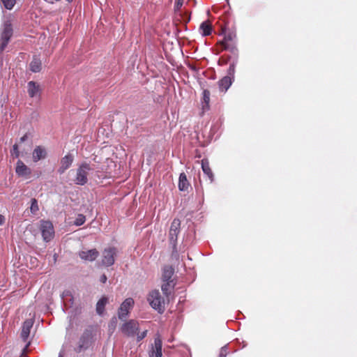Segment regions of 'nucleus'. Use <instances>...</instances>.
I'll return each instance as SVG.
<instances>
[{"mask_svg":"<svg viewBox=\"0 0 357 357\" xmlns=\"http://www.w3.org/2000/svg\"><path fill=\"white\" fill-rule=\"evenodd\" d=\"M30 70L33 73H38L41 70V61L34 57L29 64Z\"/></svg>","mask_w":357,"mask_h":357,"instance_id":"nucleus-22","label":"nucleus"},{"mask_svg":"<svg viewBox=\"0 0 357 357\" xmlns=\"http://www.w3.org/2000/svg\"><path fill=\"white\" fill-rule=\"evenodd\" d=\"M66 1H68V2H70V1H72L73 0H66Z\"/></svg>","mask_w":357,"mask_h":357,"instance_id":"nucleus-40","label":"nucleus"},{"mask_svg":"<svg viewBox=\"0 0 357 357\" xmlns=\"http://www.w3.org/2000/svg\"><path fill=\"white\" fill-rule=\"evenodd\" d=\"M236 38V34L234 33H229L226 34L224 37L223 40L220 43L222 47L224 50H229L230 52L234 53L237 50L234 44H231L230 42H232Z\"/></svg>","mask_w":357,"mask_h":357,"instance_id":"nucleus-9","label":"nucleus"},{"mask_svg":"<svg viewBox=\"0 0 357 357\" xmlns=\"http://www.w3.org/2000/svg\"><path fill=\"white\" fill-rule=\"evenodd\" d=\"M203 36H209L211 33V26L208 22H203L199 27Z\"/></svg>","mask_w":357,"mask_h":357,"instance_id":"nucleus-24","label":"nucleus"},{"mask_svg":"<svg viewBox=\"0 0 357 357\" xmlns=\"http://www.w3.org/2000/svg\"><path fill=\"white\" fill-rule=\"evenodd\" d=\"M227 355V347L224 346L220 349L218 357H226Z\"/></svg>","mask_w":357,"mask_h":357,"instance_id":"nucleus-30","label":"nucleus"},{"mask_svg":"<svg viewBox=\"0 0 357 357\" xmlns=\"http://www.w3.org/2000/svg\"><path fill=\"white\" fill-rule=\"evenodd\" d=\"M15 172L20 176H26L31 173V169L25 165L21 160L17 161Z\"/></svg>","mask_w":357,"mask_h":357,"instance_id":"nucleus-16","label":"nucleus"},{"mask_svg":"<svg viewBox=\"0 0 357 357\" xmlns=\"http://www.w3.org/2000/svg\"><path fill=\"white\" fill-rule=\"evenodd\" d=\"M181 221L178 219H174L169 229V241L175 245L177 241V236L180 232Z\"/></svg>","mask_w":357,"mask_h":357,"instance_id":"nucleus-7","label":"nucleus"},{"mask_svg":"<svg viewBox=\"0 0 357 357\" xmlns=\"http://www.w3.org/2000/svg\"><path fill=\"white\" fill-rule=\"evenodd\" d=\"M148 301L150 305L158 310L160 313H162L165 310V301L161 296L158 290L151 291L148 296Z\"/></svg>","mask_w":357,"mask_h":357,"instance_id":"nucleus-2","label":"nucleus"},{"mask_svg":"<svg viewBox=\"0 0 357 357\" xmlns=\"http://www.w3.org/2000/svg\"><path fill=\"white\" fill-rule=\"evenodd\" d=\"M203 100L206 105H208L210 101V91L207 89H204L203 91Z\"/></svg>","mask_w":357,"mask_h":357,"instance_id":"nucleus-29","label":"nucleus"},{"mask_svg":"<svg viewBox=\"0 0 357 357\" xmlns=\"http://www.w3.org/2000/svg\"><path fill=\"white\" fill-rule=\"evenodd\" d=\"M174 270V268L170 266H165L163 268L162 271V281L163 282H174L173 280H172V278L173 276Z\"/></svg>","mask_w":357,"mask_h":357,"instance_id":"nucleus-19","label":"nucleus"},{"mask_svg":"<svg viewBox=\"0 0 357 357\" xmlns=\"http://www.w3.org/2000/svg\"><path fill=\"white\" fill-rule=\"evenodd\" d=\"M91 343V335L89 333H84L80 337L77 347L75 351L78 353L86 350L90 346Z\"/></svg>","mask_w":357,"mask_h":357,"instance_id":"nucleus-11","label":"nucleus"},{"mask_svg":"<svg viewBox=\"0 0 357 357\" xmlns=\"http://www.w3.org/2000/svg\"><path fill=\"white\" fill-rule=\"evenodd\" d=\"M231 85V80L230 77H229L227 76L224 77L222 79H221L218 82L219 89H220V91H221L222 92L227 91Z\"/></svg>","mask_w":357,"mask_h":357,"instance_id":"nucleus-21","label":"nucleus"},{"mask_svg":"<svg viewBox=\"0 0 357 357\" xmlns=\"http://www.w3.org/2000/svg\"><path fill=\"white\" fill-rule=\"evenodd\" d=\"M13 34V29L10 23L6 22L3 24V31L1 32V43L0 45V50L3 51L6 47L10 37Z\"/></svg>","mask_w":357,"mask_h":357,"instance_id":"nucleus-6","label":"nucleus"},{"mask_svg":"<svg viewBox=\"0 0 357 357\" xmlns=\"http://www.w3.org/2000/svg\"><path fill=\"white\" fill-rule=\"evenodd\" d=\"M121 330L124 335L128 337H133L139 330V324L137 321L131 319L124 323Z\"/></svg>","mask_w":357,"mask_h":357,"instance_id":"nucleus-4","label":"nucleus"},{"mask_svg":"<svg viewBox=\"0 0 357 357\" xmlns=\"http://www.w3.org/2000/svg\"><path fill=\"white\" fill-rule=\"evenodd\" d=\"M33 321L31 319H27L26 320L22 328V332H21V337L22 340L26 342L29 336L31 329L33 326Z\"/></svg>","mask_w":357,"mask_h":357,"instance_id":"nucleus-15","label":"nucleus"},{"mask_svg":"<svg viewBox=\"0 0 357 357\" xmlns=\"http://www.w3.org/2000/svg\"><path fill=\"white\" fill-rule=\"evenodd\" d=\"M201 164H202V169L203 172L204 173V174H206L208 177L210 182L212 183L214 180V175H213V173L209 166V162H208V160L203 159L202 160Z\"/></svg>","mask_w":357,"mask_h":357,"instance_id":"nucleus-18","label":"nucleus"},{"mask_svg":"<svg viewBox=\"0 0 357 357\" xmlns=\"http://www.w3.org/2000/svg\"><path fill=\"white\" fill-rule=\"evenodd\" d=\"M4 222V217L2 215H0V225H1Z\"/></svg>","mask_w":357,"mask_h":357,"instance_id":"nucleus-37","label":"nucleus"},{"mask_svg":"<svg viewBox=\"0 0 357 357\" xmlns=\"http://www.w3.org/2000/svg\"><path fill=\"white\" fill-rule=\"evenodd\" d=\"M229 68L231 69V70H234V66H229Z\"/></svg>","mask_w":357,"mask_h":357,"instance_id":"nucleus-39","label":"nucleus"},{"mask_svg":"<svg viewBox=\"0 0 357 357\" xmlns=\"http://www.w3.org/2000/svg\"><path fill=\"white\" fill-rule=\"evenodd\" d=\"M86 220V218L82 214H79L77 217L76 218L74 224L77 226L82 225Z\"/></svg>","mask_w":357,"mask_h":357,"instance_id":"nucleus-28","label":"nucleus"},{"mask_svg":"<svg viewBox=\"0 0 357 357\" xmlns=\"http://www.w3.org/2000/svg\"><path fill=\"white\" fill-rule=\"evenodd\" d=\"M107 303V298L106 297H102L98 301L96 305V312L98 314L101 315L103 313Z\"/></svg>","mask_w":357,"mask_h":357,"instance_id":"nucleus-23","label":"nucleus"},{"mask_svg":"<svg viewBox=\"0 0 357 357\" xmlns=\"http://www.w3.org/2000/svg\"><path fill=\"white\" fill-rule=\"evenodd\" d=\"M116 323V318L114 317L112 319V321H111V324L114 326H112V327H115V324Z\"/></svg>","mask_w":357,"mask_h":357,"instance_id":"nucleus-36","label":"nucleus"},{"mask_svg":"<svg viewBox=\"0 0 357 357\" xmlns=\"http://www.w3.org/2000/svg\"><path fill=\"white\" fill-rule=\"evenodd\" d=\"M107 276L103 274L100 276V281L102 283H105L106 281H107Z\"/></svg>","mask_w":357,"mask_h":357,"instance_id":"nucleus-34","label":"nucleus"},{"mask_svg":"<svg viewBox=\"0 0 357 357\" xmlns=\"http://www.w3.org/2000/svg\"><path fill=\"white\" fill-rule=\"evenodd\" d=\"M47 156V152L45 148L38 146L35 148L33 151V160L38 162L40 160L45 158Z\"/></svg>","mask_w":357,"mask_h":357,"instance_id":"nucleus-17","label":"nucleus"},{"mask_svg":"<svg viewBox=\"0 0 357 357\" xmlns=\"http://www.w3.org/2000/svg\"><path fill=\"white\" fill-rule=\"evenodd\" d=\"M79 257L84 261H93L98 257L99 252L96 249L81 250L78 253Z\"/></svg>","mask_w":357,"mask_h":357,"instance_id":"nucleus-10","label":"nucleus"},{"mask_svg":"<svg viewBox=\"0 0 357 357\" xmlns=\"http://www.w3.org/2000/svg\"><path fill=\"white\" fill-rule=\"evenodd\" d=\"M27 139V135H24L20 138V142H24Z\"/></svg>","mask_w":357,"mask_h":357,"instance_id":"nucleus-35","label":"nucleus"},{"mask_svg":"<svg viewBox=\"0 0 357 357\" xmlns=\"http://www.w3.org/2000/svg\"><path fill=\"white\" fill-rule=\"evenodd\" d=\"M74 160V157L72 154L68 153L64 157H63L61 160V166L59 167L58 169V172L60 174H62L64 173V172L68 169L71 165L73 164Z\"/></svg>","mask_w":357,"mask_h":357,"instance_id":"nucleus-12","label":"nucleus"},{"mask_svg":"<svg viewBox=\"0 0 357 357\" xmlns=\"http://www.w3.org/2000/svg\"><path fill=\"white\" fill-rule=\"evenodd\" d=\"M12 154L13 155H15L16 158H17L19 156V151H18V148H17V144H15L13 146V150H12Z\"/></svg>","mask_w":357,"mask_h":357,"instance_id":"nucleus-31","label":"nucleus"},{"mask_svg":"<svg viewBox=\"0 0 357 357\" xmlns=\"http://www.w3.org/2000/svg\"><path fill=\"white\" fill-rule=\"evenodd\" d=\"M31 207H30L31 212L32 213H36L39 210L38 202L36 199H31Z\"/></svg>","mask_w":357,"mask_h":357,"instance_id":"nucleus-27","label":"nucleus"},{"mask_svg":"<svg viewBox=\"0 0 357 357\" xmlns=\"http://www.w3.org/2000/svg\"><path fill=\"white\" fill-rule=\"evenodd\" d=\"M229 68L231 69V70H234V66H229Z\"/></svg>","mask_w":357,"mask_h":357,"instance_id":"nucleus-38","label":"nucleus"},{"mask_svg":"<svg viewBox=\"0 0 357 357\" xmlns=\"http://www.w3.org/2000/svg\"><path fill=\"white\" fill-rule=\"evenodd\" d=\"M162 340L158 336L154 340V345L152 347V349L150 351V357H162Z\"/></svg>","mask_w":357,"mask_h":357,"instance_id":"nucleus-13","label":"nucleus"},{"mask_svg":"<svg viewBox=\"0 0 357 357\" xmlns=\"http://www.w3.org/2000/svg\"><path fill=\"white\" fill-rule=\"evenodd\" d=\"M175 283L174 282H164L161 289L164 294L168 296L171 293V289L174 287Z\"/></svg>","mask_w":357,"mask_h":357,"instance_id":"nucleus-25","label":"nucleus"},{"mask_svg":"<svg viewBox=\"0 0 357 357\" xmlns=\"http://www.w3.org/2000/svg\"><path fill=\"white\" fill-rule=\"evenodd\" d=\"M183 3V0H177L176 3V7L177 9H179L182 6Z\"/></svg>","mask_w":357,"mask_h":357,"instance_id":"nucleus-33","label":"nucleus"},{"mask_svg":"<svg viewBox=\"0 0 357 357\" xmlns=\"http://www.w3.org/2000/svg\"><path fill=\"white\" fill-rule=\"evenodd\" d=\"M40 229L41 231L43 238L45 241L49 242L54 236V229L52 223L50 221L41 220Z\"/></svg>","mask_w":357,"mask_h":357,"instance_id":"nucleus-3","label":"nucleus"},{"mask_svg":"<svg viewBox=\"0 0 357 357\" xmlns=\"http://www.w3.org/2000/svg\"><path fill=\"white\" fill-rule=\"evenodd\" d=\"M134 305V301L131 298H126L121 305L119 310V318L123 320L128 315L130 310Z\"/></svg>","mask_w":357,"mask_h":357,"instance_id":"nucleus-8","label":"nucleus"},{"mask_svg":"<svg viewBox=\"0 0 357 357\" xmlns=\"http://www.w3.org/2000/svg\"><path fill=\"white\" fill-rule=\"evenodd\" d=\"M190 183L185 173H181L178 178V189L181 191H187Z\"/></svg>","mask_w":357,"mask_h":357,"instance_id":"nucleus-20","label":"nucleus"},{"mask_svg":"<svg viewBox=\"0 0 357 357\" xmlns=\"http://www.w3.org/2000/svg\"><path fill=\"white\" fill-rule=\"evenodd\" d=\"M1 1L8 10H11L15 4V0H1Z\"/></svg>","mask_w":357,"mask_h":357,"instance_id":"nucleus-26","label":"nucleus"},{"mask_svg":"<svg viewBox=\"0 0 357 357\" xmlns=\"http://www.w3.org/2000/svg\"><path fill=\"white\" fill-rule=\"evenodd\" d=\"M116 249L114 248H106L102 251L101 265L104 266H110L115 261Z\"/></svg>","mask_w":357,"mask_h":357,"instance_id":"nucleus-5","label":"nucleus"},{"mask_svg":"<svg viewBox=\"0 0 357 357\" xmlns=\"http://www.w3.org/2000/svg\"><path fill=\"white\" fill-rule=\"evenodd\" d=\"M146 333H147V331H144L141 333H137V341H140L142 339H144L146 335Z\"/></svg>","mask_w":357,"mask_h":357,"instance_id":"nucleus-32","label":"nucleus"},{"mask_svg":"<svg viewBox=\"0 0 357 357\" xmlns=\"http://www.w3.org/2000/svg\"><path fill=\"white\" fill-rule=\"evenodd\" d=\"M93 170L91 165L84 162L81 163L75 171L70 170V174H75L73 182L78 185H84L88 183L89 172Z\"/></svg>","mask_w":357,"mask_h":357,"instance_id":"nucleus-1","label":"nucleus"},{"mask_svg":"<svg viewBox=\"0 0 357 357\" xmlns=\"http://www.w3.org/2000/svg\"><path fill=\"white\" fill-rule=\"evenodd\" d=\"M27 91L31 98H34L40 95V87L38 84L33 81H30L27 84Z\"/></svg>","mask_w":357,"mask_h":357,"instance_id":"nucleus-14","label":"nucleus"}]
</instances>
